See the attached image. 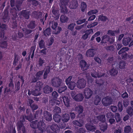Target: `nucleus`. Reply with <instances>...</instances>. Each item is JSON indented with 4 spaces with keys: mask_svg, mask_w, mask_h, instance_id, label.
I'll use <instances>...</instances> for the list:
<instances>
[{
    "mask_svg": "<svg viewBox=\"0 0 133 133\" xmlns=\"http://www.w3.org/2000/svg\"><path fill=\"white\" fill-rule=\"evenodd\" d=\"M43 90L44 93L49 94L52 91L53 89L52 87L46 85L43 88Z\"/></svg>",
    "mask_w": 133,
    "mask_h": 133,
    "instance_id": "nucleus-21",
    "label": "nucleus"
},
{
    "mask_svg": "<svg viewBox=\"0 0 133 133\" xmlns=\"http://www.w3.org/2000/svg\"><path fill=\"white\" fill-rule=\"evenodd\" d=\"M86 84V81L83 78L78 80L76 83L77 87L80 89L84 88L85 87Z\"/></svg>",
    "mask_w": 133,
    "mask_h": 133,
    "instance_id": "nucleus-5",
    "label": "nucleus"
},
{
    "mask_svg": "<svg viewBox=\"0 0 133 133\" xmlns=\"http://www.w3.org/2000/svg\"><path fill=\"white\" fill-rule=\"evenodd\" d=\"M128 50V49L126 47H123L118 52V54L119 55H120L123 52H126V51H127Z\"/></svg>",
    "mask_w": 133,
    "mask_h": 133,
    "instance_id": "nucleus-55",
    "label": "nucleus"
},
{
    "mask_svg": "<svg viewBox=\"0 0 133 133\" xmlns=\"http://www.w3.org/2000/svg\"><path fill=\"white\" fill-rule=\"evenodd\" d=\"M70 116L67 113L64 114L62 117V121L63 123H66L68 122L70 119Z\"/></svg>",
    "mask_w": 133,
    "mask_h": 133,
    "instance_id": "nucleus-20",
    "label": "nucleus"
},
{
    "mask_svg": "<svg viewBox=\"0 0 133 133\" xmlns=\"http://www.w3.org/2000/svg\"><path fill=\"white\" fill-rule=\"evenodd\" d=\"M43 117L45 120L48 122L51 121L52 120V115L47 111H44L43 113Z\"/></svg>",
    "mask_w": 133,
    "mask_h": 133,
    "instance_id": "nucleus-7",
    "label": "nucleus"
},
{
    "mask_svg": "<svg viewBox=\"0 0 133 133\" xmlns=\"http://www.w3.org/2000/svg\"><path fill=\"white\" fill-rule=\"evenodd\" d=\"M86 131V130L84 128H81L77 129L76 131V133H85Z\"/></svg>",
    "mask_w": 133,
    "mask_h": 133,
    "instance_id": "nucleus-58",
    "label": "nucleus"
},
{
    "mask_svg": "<svg viewBox=\"0 0 133 133\" xmlns=\"http://www.w3.org/2000/svg\"><path fill=\"white\" fill-rule=\"evenodd\" d=\"M51 82L53 86L58 87L61 85L62 82V80L59 78L55 77L52 79Z\"/></svg>",
    "mask_w": 133,
    "mask_h": 133,
    "instance_id": "nucleus-3",
    "label": "nucleus"
},
{
    "mask_svg": "<svg viewBox=\"0 0 133 133\" xmlns=\"http://www.w3.org/2000/svg\"><path fill=\"white\" fill-rule=\"evenodd\" d=\"M80 64L81 69L83 71H84L88 69L90 66L89 64H87L86 62L83 60H81L80 61Z\"/></svg>",
    "mask_w": 133,
    "mask_h": 133,
    "instance_id": "nucleus-8",
    "label": "nucleus"
},
{
    "mask_svg": "<svg viewBox=\"0 0 133 133\" xmlns=\"http://www.w3.org/2000/svg\"><path fill=\"white\" fill-rule=\"evenodd\" d=\"M45 62V61L42 59L41 58H39L38 61V65L39 67L42 66Z\"/></svg>",
    "mask_w": 133,
    "mask_h": 133,
    "instance_id": "nucleus-40",
    "label": "nucleus"
},
{
    "mask_svg": "<svg viewBox=\"0 0 133 133\" xmlns=\"http://www.w3.org/2000/svg\"><path fill=\"white\" fill-rule=\"evenodd\" d=\"M118 109L119 112L122 111L123 109V105L122 103L121 102H119L118 103Z\"/></svg>",
    "mask_w": 133,
    "mask_h": 133,
    "instance_id": "nucleus-54",
    "label": "nucleus"
},
{
    "mask_svg": "<svg viewBox=\"0 0 133 133\" xmlns=\"http://www.w3.org/2000/svg\"><path fill=\"white\" fill-rule=\"evenodd\" d=\"M132 39V38L131 37H124L122 40L123 43L124 45L127 46L129 44Z\"/></svg>",
    "mask_w": 133,
    "mask_h": 133,
    "instance_id": "nucleus-16",
    "label": "nucleus"
},
{
    "mask_svg": "<svg viewBox=\"0 0 133 133\" xmlns=\"http://www.w3.org/2000/svg\"><path fill=\"white\" fill-rule=\"evenodd\" d=\"M106 116L108 119L114 118V115L111 112H108L106 115Z\"/></svg>",
    "mask_w": 133,
    "mask_h": 133,
    "instance_id": "nucleus-56",
    "label": "nucleus"
},
{
    "mask_svg": "<svg viewBox=\"0 0 133 133\" xmlns=\"http://www.w3.org/2000/svg\"><path fill=\"white\" fill-rule=\"evenodd\" d=\"M127 113L130 117L133 115V109L131 107H128L126 110Z\"/></svg>",
    "mask_w": 133,
    "mask_h": 133,
    "instance_id": "nucleus-35",
    "label": "nucleus"
},
{
    "mask_svg": "<svg viewBox=\"0 0 133 133\" xmlns=\"http://www.w3.org/2000/svg\"><path fill=\"white\" fill-rule=\"evenodd\" d=\"M20 83L19 81H18L17 84L15 85V91L17 92L20 89Z\"/></svg>",
    "mask_w": 133,
    "mask_h": 133,
    "instance_id": "nucleus-64",
    "label": "nucleus"
},
{
    "mask_svg": "<svg viewBox=\"0 0 133 133\" xmlns=\"http://www.w3.org/2000/svg\"><path fill=\"white\" fill-rule=\"evenodd\" d=\"M10 83L8 85V87L10 88L12 90L14 87V84L13 82L12 78H10L9 79Z\"/></svg>",
    "mask_w": 133,
    "mask_h": 133,
    "instance_id": "nucleus-46",
    "label": "nucleus"
},
{
    "mask_svg": "<svg viewBox=\"0 0 133 133\" xmlns=\"http://www.w3.org/2000/svg\"><path fill=\"white\" fill-rule=\"evenodd\" d=\"M109 36L108 35H105L101 37L102 39L100 43L102 45L107 43Z\"/></svg>",
    "mask_w": 133,
    "mask_h": 133,
    "instance_id": "nucleus-22",
    "label": "nucleus"
},
{
    "mask_svg": "<svg viewBox=\"0 0 133 133\" xmlns=\"http://www.w3.org/2000/svg\"><path fill=\"white\" fill-rule=\"evenodd\" d=\"M67 89V87L65 85H62V86L59 88L58 91L60 93H61L63 92L64 91Z\"/></svg>",
    "mask_w": 133,
    "mask_h": 133,
    "instance_id": "nucleus-37",
    "label": "nucleus"
},
{
    "mask_svg": "<svg viewBox=\"0 0 133 133\" xmlns=\"http://www.w3.org/2000/svg\"><path fill=\"white\" fill-rule=\"evenodd\" d=\"M99 126L100 130L103 132L107 130L108 128V125L106 123H100Z\"/></svg>",
    "mask_w": 133,
    "mask_h": 133,
    "instance_id": "nucleus-26",
    "label": "nucleus"
},
{
    "mask_svg": "<svg viewBox=\"0 0 133 133\" xmlns=\"http://www.w3.org/2000/svg\"><path fill=\"white\" fill-rule=\"evenodd\" d=\"M119 32L120 31L119 29L115 30H109L108 31L107 34L110 36H115L117 35L118 34Z\"/></svg>",
    "mask_w": 133,
    "mask_h": 133,
    "instance_id": "nucleus-14",
    "label": "nucleus"
},
{
    "mask_svg": "<svg viewBox=\"0 0 133 133\" xmlns=\"http://www.w3.org/2000/svg\"><path fill=\"white\" fill-rule=\"evenodd\" d=\"M92 93V91L89 88H86L84 90V92L85 98L88 99L90 98L91 96Z\"/></svg>",
    "mask_w": 133,
    "mask_h": 133,
    "instance_id": "nucleus-12",
    "label": "nucleus"
},
{
    "mask_svg": "<svg viewBox=\"0 0 133 133\" xmlns=\"http://www.w3.org/2000/svg\"><path fill=\"white\" fill-rule=\"evenodd\" d=\"M51 33V31L50 28H47L43 32L44 35L46 36L49 35Z\"/></svg>",
    "mask_w": 133,
    "mask_h": 133,
    "instance_id": "nucleus-36",
    "label": "nucleus"
},
{
    "mask_svg": "<svg viewBox=\"0 0 133 133\" xmlns=\"http://www.w3.org/2000/svg\"><path fill=\"white\" fill-rule=\"evenodd\" d=\"M43 74V71H38L37 72L35 75V76L37 77L40 79V78L41 76H42Z\"/></svg>",
    "mask_w": 133,
    "mask_h": 133,
    "instance_id": "nucleus-49",
    "label": "nucleus"
},
{
    "mask_svg": "<svg viewBox=\"0 0 133 133\" xmlns=\"http://www.w3.org/2000/svg\"><path fill=\"white\" fill-rule=\"evenodd\" d=\"M76 84L74 81L71 82L70 83L68 84L67 85L68 86V88L70 90H73L75 87Z\"/></svg>",
    "mask_w": 133,
    "mask_h": 133,
    "instance_id": "nucleus-34",
    "label": "nucleus"
},
{
    "mask_svg": "<svg viewBox=\"0 0 133 133\" xmlns=\"http://www.w3.org/2000/svg\"><path fill=\"white\" fill-rule=\"evenodd\" d=\"M72 78V77L71 76H70L66 79L65 82L67 85L72 81H71Z\"/></svg>",
    "mask_w": 133,
    "mask_h": 133,
    "instance_id": "nucleus-60",
    "label": "nucleus"
},
{
    "mask_svg": "<svg viewBox=\"0 0 133 133\" xmlns=\"http://www.w3.org/2000/svg\"><path fill=\"white\" fill-rule=\"evenodd\" d=\"M12 39L13 41L16 42H18L19 41V39L18 38L16 33H14L13 34L12 37Z\"/></svg>",
    "mask_w": 133,
    "mask_h": 133,
    "instance_id": "nucleus-45",
    "label": "nucleus"
},
{
    "mask_svg": "<svg viewBox=\"0 0 133 133\" xmlns=\"http://www.w3.org/2000/svg\"><path fill=\"white\" fill-rule=\"evenodd\" d=\"M115 48L113 45L108 46L107 47L106 50L109 51H112L114 50Z\"/></svg>",
    "mask_w": 133,
    "mask_h": 133,
    "instance_id": "nucleus-63",
    "label": "nucleus"
},
{
    "mask_svg": "<svg viewBox=\"0 0 133 133\" xmlns=\"http://www.w3.org/2000/svg\"><path fill=\"white\" fill-rule=\"evenodd\" d=\"M125 63L124 61H121L119 63V68L121 69H123L125 68Z\"/></svg>",
    "mask_w": 133,
    "mask_h": 133,
    "instance_id": "nucleus-50",
    "label": "nucleus"
},
{
    "mask_svg": "<svg viewBox=\"0 0 133 133\" xmlns=\"http://www.w3.org/2000/svg\"><path fill=\"white\" fill-rule=\"evenodd\" d=\"M93 125L91 123H87L86 124L85 127L88 130L93 132L96 130V127L95 126Z\"/></svg>",
    "mask_w": 133,
    "mask_h": 133,
    "instance_id": "nucleus-15",
    "label": "nucleus"
},
{
    "mask_svg": "<svg viewBox=\"0 0 133 133\" xmlns=\"http://www.w3.org/2000/svg\"><path fill=\"white\" fill-rule=\"evenodd\" d=\"M53 111L55 114H58L61 112V109L59 107L55 106Z\"/></svg>",
    "mask_w": 133,
    "mask_h": 133,
    "instance_id": "nucleus-43",
    "label": "nucleus"
},
{
    "mask_svg": "<svg viewBox=\"0 0 133 133\" xmlns=\"http://www.w3.org/2000/svg\"><path fill=\"white\" fill-rule=\"evenodd\" d=\"M22 30L25 35L30 34L33 31V30H31V29H27L25 28H22Z\"/></svg>",
    "mask_w": 133,
    "mask_h": 133,
    "instance_id": "nucleus-32",
    "label": "nucleus"
},
{
    "mask_svg": "<svg viewBox=\"0 0 133 133\" xmlns=\"http://www.w3.org/2000/svg\"><path fill=\"white\" fill-rule=\"evenodd\" d=\"M94 51L92 49H88L86 52V55L89 57H93L95 55Z\"/></svg>",
    "mask_w": 133,
    "mask_h": 133,
    "instance_id": "nucleus-24",
    "label": "nucleus"
},
{
    "mask_svg": "<svg viewBox=\"0 0 133 133\" xmlns=\"http://www.w3.org/2000/svg\"><path fill=\"white\" fill-rule=\"evenodd\" d=\"M72 9H74L76 8L78 6V2L77 0L75 1L72 2Z\"/></svg>",
    "mask_w": 133,
    "mask_h": 133,
    "instance_id": "nucleus-59",
    "label": "nucleus"
},
{
    "mask_svg": "<svg viewBox=\"0 0 133 133\" xmlns=\"http://www.w3.org/2000/svg\"><path fill=\"white\" fill-rule=\"evenodd\" d=\"M30 12L29 11H27L26 10H23L19 13L20 17L22 16L25 19H28L30 16Z\"/></svg>",
    "mask_w": 133,
    "mask_h": 133,
    "instance_id": "nucleus-10",
    "label": "nucleus"
},
{
    "mask_svg": "<svg viewBox=\"0 0 133 133\" xmlns=\"http://www.w3.org/2000/svg\"><path fill=\"white\" fill-rule=\"evenodd\" d=\"M98 20L99 21L105 22L107 21H108L109 19L107 17L102 14L98 16Z\"/></svg>",
    "mask_w": 133,
    "mask_h": 133,
    "instance_id": "nucleus-23",
    "label": "nucleus"
},
{
    "mask_svg": "<svg viewBox=\"0 0 133 133\" xmlns=\"http://www.w3.org/2000/svg\"><path fill=\"white\" fill-rule=\"evenodd\" d=\"M36 26V22L35 21H30L27 25L28 28L31 30L34 29Z\"/></svg>",
    "mask_w": 133,
    "mask_h": 133,
    "instance_id": "nucleus-25",
    "label": "nucleus"
},
{
    "mask_svg": "<svg viewBox=\"0 0 133 133\" xmlns=\"http://www.w3.org/2000/svg\"><path fill=\"white\" fill-rule=\"evenodd\" d=\"M43 83L42 82H37L35 85V88L37 89L38 90H40L43 87Z\"/></svg>",
    "mask_w": 133,
    "mask_h": 133,
    "instance_id": "nucleus-30",
    "label": "nucleus"
},
{
    "mask_svg": "<svg viewBox=\"0 0 133 133\" xmlns=\"http://www.w3.org/2000/svg\"><path fill=\"white\" fill-rule=\"evenodd\" d=\"M131 129L130 126H127L125 127L124 129V132L125 133H129L131 131Z\"/></svg>",
    "mask_w": 133,
    "mask_h": 133,
    "instance_id": "nucleus-47",
    "label": "nucleus"
},
{
    "mask_svg": "<svg viewBox=\"0 0 133 133\" xmlns=\"http://www.w3.org/2000/svg\"><path fill=\"white\" fill-rule=\"evenodd\" d=\"M61 101L62 100L66 107H68L70 106V99L67 96L63 95L61 97Z\"/></svg>",
    "mask_w": 133,
    "mask_h": 133,
    "instance_id": "nucleus-9",
    "label": "nucleus"
},
{
    "mask_svg": "<svg viewBox=\"0 0 133 133\" xmlns=\"http://www.w3.org/2000/svg\"><path fill=\"white\" fill-rule=\"evenodd\" d=\"M53 118L55 122L57 123H59L62 120V117L59 115L55 114L54 115Z\"/></svg>",
    "mask_w": 133,
    "mask_h": 133,
    "instance_id": "nucleus-19",
    "label": "nucleus"
},
{
    "mask_svg": "<svg viewBox=\"0 0 133 133\" xmlns=\"http://www.w3.org/2000/svg\"><path fill=\"white\" fill-rule=\"evenodd\" d=\"M18 55H17L15 54L14 55V59L13 63V65L15 66L17 65V63L18 61V58L17 57Z\"/></svg>",
    "mask_w": 133,
    "mask_h": 133,
    "instance_id": "nucleus-51",
    "label": "nucleus"
},
{
    "mask_svg": "<svg viewBox=\"0 0 133 133\" xmlns=\"http://www.w3.org/2000/svg\"><path fill=\"white\" fill-rule=\"evenodd\" d=\"M32 15L34 18L36 19H38L41 17L42 13L40 11H35L32 13Z\"/></svg>",
    "mask_w": 133,
    "mask_h": 133,
    "instance_id": "nucleus-17",
    "label": "nucleus"
},
{
    "mask_svg": "<svg viewBox=\"0 0 133 133\" xmlns=\"http://www.w3.org/2000/svg\"><path fill=\"white\" fill-rule=\"evenodd\" d=\"M84 110L83 107L81 105H78L75 107V111L80 114L82 113Z\"/></svg>",
    "mask_w": 133,
    "mask_h": 133,
    "instance_id": "nucleus-27",
    "label": "nucleus"
},
{
    "mask_svg": "<svg viewBox=\"0 0 133 133\" xmlns=\"http://www.w3.org/2000/svg\"><path fill=\"white\" fill-rule=\"evenodd\" d=\"M110 74L112 76H114L116 75L118 73V68H113L110 70L109 71Z\"/></svg>",
    "mask_w": 133,
    "mask_h": 133,
    "instance_id": "nucleus-28",
    "label": "nucleus"
},
{
    "mask_svg": "<svg viewBox=\"0 0 133 133\" xmlns=\"http://www.w3.org/2000/svg\"><path fill=\"white\" fill-rule=\"evenodd\" d=\"M5 31L4 30H1L0 32V38H4V39H6L7 37L6 36H4Z\"/></svg>",
    "mask_w": 133,
    "mask_h": 133,
    "instance_id": "nucleus-57",
    "label": "nucleus"
},
{
    "mask_svg": "<svg viewBox=\"0 0 133 133\" xmlns=\"http://www.w3.org/2000/svg\"><path fill=\"white\" fill-rule=\"evenodd\" d=\"M1 48H7L8 44L7 41H5L2 42H1Z\"/></svg>",
    "mask_w": 133,
    "mask_h": 133,
    "instance_id": "nucleus-61",
    "label": "nucleus"
},
{
    "mask_svg": "<svg viewBox=\"0 0 133 133\" xmlns=\"http://www.w3.org/2000/svg\"><path fill=\"white\" fill-rule=\"evenodd\" d=\"M115 37L113 38V37H110L109 36L108 38V44H112L115 41Z\"/></svg>",
    "mask_w": 133,
    "mask_h": 133,
    "instance_id": "nucleus-53",
    "label": "nucleus"
},
{
    "mask_svg": "<svg viewBox=\"0 0 133 133\" xmlns=\"http://www.w3.org/2000/svg\"><path fill=\"white\" fill-rule=\"evenodd\" d=\"M97 118L98 120L104 123L105 121V116L104 115L97 116Z\"/></svg>",
    "mask_w": 133,
    "mask_h": 133,
    "instance_id": "nucleus-33",
    "label": "nucleus"
},
{
    "mask_svg": "<svg viewBox=\"0 0 133 133\" xmlns=\"http://www.w3.org/2000/svg\"><path fill=\"white\" fill-rule=\"evenodd\" d=\"M72 123L75 125L81 127L83 125V124L81 122L77 120H75L73 121Z\"/></svg>",
    "mask_w": 133,
    "mask_h": 133,
    "instance_id": "nucleus-52",
    "label": "nucleus"
},
{
    "mask_svg": "<svg viewBox=\"0 0 133 133\" xmlns=\"http://www.w3.org/2000/svg\"><path fill=\"white\" fill-rule=\"evenodd\" d=\"M51 70V67L48 65L46 66L44 69L45 72L49 74Z\"/></svg>",
    "mask_w": 133,
    "mask_h": 133,
    "instance_id": "nucleus-62",
    "label": "nucleus"
},
{
    "mask_svg": "<svg viewBox=\"0 0 133 133\" xmlns=\"http://www.w3.org/2000/svg\"><path fill=\"white\" fill-rule=\"evenodd\" d=\"M91 75L92 77L95 78H100L102 76L103 77L105 75V74L104 73L101 74V72L98 71L96 72V71H94L91 72Z\"/></svg>",
    "mask_w": 133,
    "mask_h": 133,
    "instance_id": "nucleus-13",
    "label": "nucleus"
},
{
    "mask_svg": "<svg viewBox=\"0 0 133 133\" xmlns=\"http://www.w3.org/2000/svg\"><path fill=\"white\" fill-rule=\"evenodd\" d=\"M37 90V89L35 88L34 90L31 91V94L32 95L35 96H37L39 95L40 94V91Z\"/></svg>",
    "mask_w": 133,
    "mask_h": 133,
    "instance_id": "nucleus-38",
    "label": "nucleus"
},
{
    "mask_svg": "<svg viewBox=\"0 0 133 133\" xmlns=\"http://www.w3.org/2000/svg\"><path fill=\"white\" fill-rule=\"evenodd\" d=\"M38 44L40 49L45 48V43L43 39H41L39 42Z\"/></svg>",
    "mask_w": 133,
    "mask_h": 133,
    "instance_id": "nucleus-44",
    "label": "nucleus"
},
{
    "mask_svg": "<svg viewBox=\"0 0 133 133\" xmlns=\"http://www.w3.org/2000/svg\"><path fill=\"white\" fill-rule=\"evenodd\" d=\"M87 8V6L86 3L84 2H82L81 7V11L82 12L84 11Z\"/></svg>",
    "mask_w": 133,
    "mask_h": 133,
    "instance_id": "nucleus-42",
    "label": "nucleus"
},
{
    "mask_svg": "<svg viewBox=\"0 0 133 133\" xmlns=\"http://www.w3.org/2000/svg\"><path fill=\"white\" fill-rule=\"evenodd\" d=\"M68 18L65 16L62 15L60 18V20L61 22L64 23L68 21Z\"/></svg>",
    "mask_w": 133,
    "mask_h": 133,
    "instance_id": "nucleus-39",
    "label": "nucleus"
},
{
    "mask_svg": "<svg viewBox=\"0 0 133 133\" xmlns=\"http://www.w3.org/2000/svg\"><path fill=\"white\" fill-rule=\"evenodd\" d=\"M103 105L105 107H107L111 104L112 100L110 97L107 96L103 98L102 101Z\"/></svg>",
    "mask_w": 133,
    "mask_h": 133,
    "instance_id": "nucleus-4",
    "label": "nucleus"
},
{
    "mask_svg": "<svg viewBox=\"0 0 133 133\" xmlns=\"http://www.w3.org/2000/svg\"><path fill=\"white\" fill-rule=\"evenodd\" d=\"M58 96V94L57 92L56 91H54L52 94V99H57Z\"/></svg>",
    "mask_w": 133,
    "mask_h": 133,
    "instance_id": "nucleus-48",
    "label": "nucleus"
},
{
    "mask_svg": "<svg viewBox=\"0 0 133 133\" xmlns=\"http://www.w3.org/2000/svg\"><path fill=\"white\" fill-rule=\"evenodd\" d=\"M4 16L3 18V19L6 20L8 19V9L6 7L4 10Z\"/></svg>",
    "mask_w": 133,
    "mask_h": 133,
    "instance_id": "nucleus-41",
    "label": "nucleus"
},
{
    "mask_svg": "<svg viewBox=\"0 0 133 133\" xmlns=\"http://www.w3.org/2000/svg\"><path fill=\"white\" fill-rule=\"evenodd\" d=\"M58 25L57 22H54L51 26V28L55 30L53 32L54 34H59L62 30V29L60 27H57Z\"/></svg>",
    "mask_w": 133,
    "mask_h": 133,
    "instance_id": "nucleus-6",
    "label": "nucleus"
},
{
    "mask_svg": "<svg viewBox=\"0 0 133 133\" xmlns=\"http://www.w3.org/2000/svg\"><path fill=\"white\" fill-rule=\"evenodd\" d=\"M101 100V98L98 96H96L95 98L94 104L96 105H99Z\"/></svg>",
    "mask_w": 133,
    "mask_h": 133,
    "instance_id": "nucleus-31",
    "label": "nucleus"
},
{
    "mask_svg": "<svg viewBox=\"0 0 133 133\" xmlns=\"http://www.w3.org/2000/svg\"><path fill=\"white\" fill-rule=\"evenodd\" d=\"M103 80L102 79H97L96 80L95 83L96 86H97L96 90V91H97L98 90L100 91L101 90V88L103 86Z\"/></svg>",
    "mask_w": 133,
    "mask_h": 133,
    "instance_id": "nucleus-11",
    "label": "nucleus"
},
{
    "mask_svg": "<svg viewBox=\"0 0 133 133\" xmlns=\"http://www.w3.org/2000/svg\"><path fill=\"white\" fill-rule=\"evenodd\" d=\"M50 128L53 131H58L59 129L58 125L56 124H53L50 126Z\"/></svg>",
    "mask_w": 133,
    "mask_h": 133,
    "instance_id": "nucleus-29",
    "label": "nucleus"
},
{
    "mask_svg": "<svg viewBox=\"0 0 133 133\" xmlns=\"http://www.w3.org/2000/svg\"><path fill=\"white\" fill-rule=\"evenodd\" d=\"M84 97L82 94H78L74 97V99L77 102L82 101Z\"/></svg>",
    "mask_w": 133,
    "mask_h": 133,
    "instance_id": "nucleus-18",
    "label": "nucleus"
},
{
    "mask_svg": "<svg viewBox=\"0 0 133 133\" xmlns=\"http://www.w3.org/2000/svg\"><path fill=\"white\" fill-rule=\"evenodd\" d=\"M25 119L29 121H31V116L22 115L20 117L19 121L17 122V129L19 130L22 129V133H26L25 128L23 124V122H25Z\"/></svg>",
    "mask_w": 133,
    "mask_h": 133,
    "instance_id": "nucleus-1",
    "label": "nucleus"
},
{
    "mask_svg": "<svg viewBox=\"0 0 133 133\" xmlns=\"http://www.w3.org/2000/svg\"><path fill=\"white\" fill-rule=\"evenodd\" d=\"M31 127L32 128L35 129L38 128L39 130L41 131L42 133L45 130V125L42 121H40L39 122L37 120H35L32 122L30 124Z\"/></svg>",
    "mask_w": 133,
    "mask_h": 133,
    "instance_id": "nucleus-2",
    "label": "nucleus"
}]
</instances>
